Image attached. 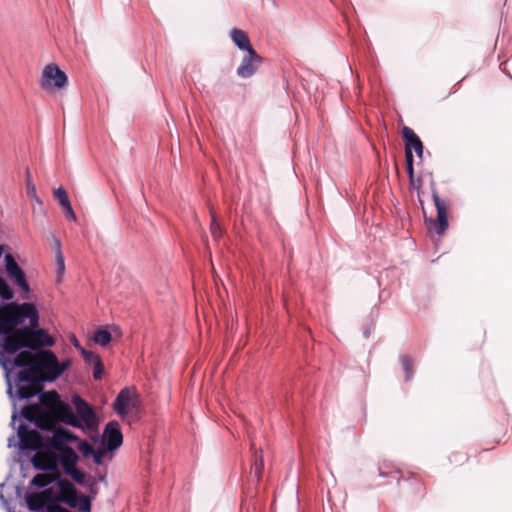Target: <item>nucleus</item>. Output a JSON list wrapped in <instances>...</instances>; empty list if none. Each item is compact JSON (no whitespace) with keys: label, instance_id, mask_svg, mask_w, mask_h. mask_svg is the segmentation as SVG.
Returning <instances> with one entry per match:
<instances>
[{"label":"nucleus","instance_id":"25","mask_svg":"<svg viewBox=\"0 0 512 512\" xmlns=\"http://www.w3.org/2000/svg\"><path fill=\"white\" fill-rule=\"evenodd\" d=\"M76 508H78L81 512H90L91 499L88 496L81 494Z\"/></svg>","mask_w":512,"mask_h":512},{"label":"nucleus","instance_id":"10","mask_svg":"<svg viewBox=\"0 0 512 512\" xmlns=\"http://www.w3.org/2000/svg\"><path fill=\"white\" fill-rule=\"evenodd\" d=\"M403 138L405 140V153L407 162V172L412 177L413 174V155L411 149H414L417 156H423V144L420 138L409 127L403 128Z\"/></svg>","mask_w":512,"mask_h":512},{"label":"nucleus","instance_id":"8","mask_svg":"<svg viewBox=\"0 0 512 512\" xmlns=\"http://www.w3.org/2000/svg\"><path fill=\"white\" fill-rule=\"evenodd\" d=\"M4 260L7 277L21 290L22 299H29L28 294L30 293L31 289L29 283L27 282L25 272L18 265L11 254H6Z\"/></svg>","mask_w":512,"mask_h":512},{"label":"nucleus","instance_id":"2","mask_svg":"<svg viewBox=\"0 0 512 512\" xmlns=\"http://www.w3.org/2000/svg\"><path fill=\"white\" fill-rule=\"evenodd\" d=\"M77 439L72 432L62 427L57 428L51 437L44 439L38 431L30 430L26 424L21 423L17 427V438L14 435L8 438V446L33 451L45 447L53 452L64 472H67L76 467L79 459L77 453L67 444Z\"/></svg>","mask_w":512,"mask_h":512},{"label":"nucleus","instance_id":"30","mask_svg":"<svg viewBox=\"0 0 512 512\" xmlns=\"http://www.w3.org/2000/svg\"><path fill=\"white\" fill-rule=\"evenodd\" d=\"M103 372L104 368L101 361L93 365V377L95 380H100L102 378Z\"/></svg>","mask_w":512,"mask_h":512},{"label":"nucleus","instance_id":"1","mask_svg":"<svg viewBox=\"0 0 512 512\" xmlns=\"http://www.w3.org/2000/svg\"><path fill=\"white\" fill-rule=\"evenodd\" d=\"M70 366V360L59 362L51 350H25L10 358L5 371L7 394L11 400H28L36 395L40 384L53 382Z\"/></svg>","mask_w":512,"mask_h":512},{"label":"nucleus","instance_id":"31","mask_svg":"<svg viewBox=\"0 0 512 512\" xmlns=\"http://www.w3.org/2000/svg\"><path fill=\"white\" fill-rule=\"evenodd\" d=\"M262 469H263V459L260 458V459L256 460L254 467H253L255 478L257 481L260 480V477L262 474Z\"/></svg>","mask_w":512,"mask_h":512},{"label":"nucleus","instance_id":"34","mask_svg":"<svg viewBox=\"0 0 512 512\" xmlns=\"http://www.w3.org/2000/svg\"><path fill=\"white\" fill-rule=\"evenodd\" d=\"M52 241H53L54 251H55V256H56V255H58L59 252H62L61 241L56 236H52Z\"/></svg>","mask_w":512,"mask_h":512},{"label":"nucleus","instance_id":"37","mask_svg":"<svg viewBox=\"0 0 512 512\" xmlns=\"http://www.w3.org/2000/svg\"><path fill=\"white\" fill-rule=\"evenodd\" d=\"M369 334H370V332L368 330H365L364 335H365L366 338L369 337Z\"/></svg>","mask_w":512,"mask_h":512},{"label":"nucleus","instance_id":"4","mask_svg":"<svg viewBox=\"0 0 512 512\" xmlns=\"http://www.w3.org/2000/svg\"><path fill=\"white\" fill-rule=\"evenodd\" d=\"M36 394H38V402L25 405L21 409H18L17 407L16 401L18 399L11 400L13 403L11 426L16 431L18 427V425H16L18 420L20 422L19 424H25L24 420H26L30 423H34L41 429H45L48 419L58 413L62 401L56 391L40 392L38 390Z\"/></svg>","mask_w":512,"mask_h":512},{"label":"nucleus","instance_id":"23","mask_svg":"<svg viewBox=\"0 0 512 512\" xmlns=\"http://www.w3.org/2000/svg\"><path fill=\"white\" fill-rule=\"evenodd\" d=\"M57 486L60 491L59 495H64V494L74 491L76 489V487L74 486V484L72 482H70L67 479H63V478L57 479Z\"/></svg>","mask_w":512,"mask_h":512},{"label":"nucleus","instance_id":"26","mask_svg":"<svg viewBox=\"0 0 512 512\" xmlns=\"http://www.w3.org/2000/svg\"><path fill=\"white\" fill-rule=\"evenodd\" d=\"M77 448L84 457H89L94 452L93 446L86 440L80 441Z\"/></svg>","mask_w":512,"mask_h":512},{"label":"nucleus","instance_id":"15","mask_svg":"<svg viewBox=\"0 0 512 512\" xmlns=\"http://www.w3.org/2000/svg\"><path fill=\"white\" fill-rule=\"evenodd\" d=\"M54 197L58 201L59 205L63 209L67 219L75 222L77 220L76 214L72 208L69 197L66 190L63 187H59L54 191Z\"/></svg>","mask_w":512,"mask_h":512},{"label":"nucleus","instance_id":"28","mask_svg":"<svg viewBox=\"0 0 512 512\" xmlns=\"http://www.w3.org/2000/svg\"><path fill=\"white\" fill-rule=\"evenodd\" d=\"M105 455H106V451L105 450H101V449L95 450L94 449V452L90 456H92L93 461H94L95 464L102 465L103 464V458H104Z\"/></svg>","mask_w":512,"mask_h":512},{"label":"nucleus","instance_id":"16","mask_svg":"<svg viewBox=\"0 0 512 512\" xmlns=\"http://www.w3.org/2000/svg\"><path fill=\"white\" fill-rule=\"evenodd\" d=\"M230 38L241 51L248 52L249 50L253 49L247 34L240 29H231Z\"/></svg>","mask_w":512,"mask_h":512},{"label":"nucleus","instance_id":"3","mask_svg":"<svg viewBox=\"0 0 512 512\" xmlns=\"http://www.w3.org/2000/svg\"><path fill=\"white\" fill-rule=\"evenodd\" d=\"M25 319H29L32 327L39 325V313L33 303L9 302L0 307V353L4 356L18 352Z\"/></svg>","mask_w":512,"mask_h":512},{"label":"nucleus","instance_id":"27","mask_svg":"<svg viewBox=\"0 0 512 512\" xmlns=\"http://www.w3.org/2000/svg\"><path fill=\"white\" fill-rule=\"evenodd\" d=\"M49 483H50V481H49L48 477L44 474H37L31 480L32 485H34L36 487H40V488L46 487Z\"/></svg>","mask_w":512,"mask_h":512},{"label":"nucleus","instance_id":"13","mask_svg":"<svg viewBox=\"0 0 512 512\" xmlns=\"http://www.w3.org/2000/svg\"><path fill=\"white\" fill-rule=\"evenodd\" d=\"M52 503H57V501L54 500V495L48 490L42 493L31 494L27 497V506L29 510L34 512H48V507Z\"/></svg>","mask_w":512,"mask_h":512},{"label":"nucleus","instance_id":"12","mask_svg":"<svg viewBox=\"0 0 512 512\" xmlns=\"http://www.w3.org/2000/svg\"><path fill=\"white\" fill-rule=\"evenodd\" d=\"M103 439L107 450L113 451L119 448L123 442V436L117 421H110L106 424L103 432Z\"/></svg>","mask_w":512,"mask_h":512},{"label":"nucleus","instance_id":"6","mask_svg":"<svg viewBox=\"0 0 512 512\" xmlns=\"http://www.w3.org/2000/svg\"><path fill=\"white\" fill-rule=\"evenodd\" d=\"M73 403L75 405L77 415L71 413L69 423L74 427L82 429H95L98 425V417L91 406L80 396L74 397Z\"/></svg>","mask_w":512,"mask_h":512},{"label":"nucleus","instance_id":"22","mask_svg":"<svg viewBox=\"0 0 512 512\" xmlns=\"http://www.w3.org/2000/svg\"><path fill=\"white\" fill-rule=\"evenodd\" d=\"M402 369L405 373V380L409 381L413 377V368L411 359L408 356H402L401 358Z\"/></svg>","mask_w":512,"mask_h":512},{"label":"nucleus","instance_id":"17","mask_svg":"<svg viewBox=\"0 0 512 512\" xmlns=\"http://www.w3.org/2000/svg\"><path fill=\"white\" fill-rule=\"evenodd\" d=\"M67 475L71 476L73 480H75L79 485L92 488L95 484V480L93 477L86 475L84 472L80 471L77 467H74L67 472Z\"/></svg>","mask_w":512,"mask_h":512},{"label":"nucleus","instance_id":"14","mask_svg":"<svg viewBox=\"0 0 512 512\" xmlns=\"http://www.w3.org/2000/svg\"><path fill=\"white\" fill-rule=\"evenodd\" d=\"M135 395L136 393L130 388H124L119 392L113 403V408L119 416H126L129 412V407L136 406L135 400L133 399Z\"/></svg>","mask_w":512,"mask_h":512},{"label":"nucleus","instance_id":"29","mask_svg":"<svg viewBox=\"0 0 512 512\" xmlns=\"http://www.w3.org/2000/svg\"><path fill=\"white\" fill-rule=\"evenodd\" d=\"M32 463H33L35 468H37L39 470H42V471H49V470L53 469L51 464L40 462V460L37 458V456L33 457Z\"/></svg>","mask_w":512,"mask_h":512},{"label":"nucleus","instance_id":"20","mask_svg":"<svg viewBox=\"0 0 512 512\" xmlns=\"http://www.w3.org/2000/svg\"><path fill=\"white\" fill-rule=\"evenodd\" d=\"M0 297L4 300H11L14 297L12 288L2 276H0Z\"/></svg>","mask_w":512,"mask_h":512},{"label":"nucleus","instance_id":"35","mask_svg":"<svg viewBox=\"0 0 512 512\" xmlns=\"http://www.w3.org/2000/svg\"><path fill=\"white\" fill-rule=\"evenodd\" d=\"M455 457V462H463L466 458H465V455H462V454H455L454 455Z\"/></svg>","mask_w":512,"mask_h":512},{"label":"nucleus","instance_id":"5","mask_svg":"<svg viewBox=\"0 0 512 512\" xmlns=\"http://www.w3.org/2000/svg\"><path fill=\"white\" fill-rule=\"evenodd\" d=\"M23 332V338L20 339L19 350L16 355L25 350L34 353L37 350H42V347H51L55 343L54 338L45 329L38 328V326L32 327L31 322L28 326L23 327Z\"/></svg>","mask_w":512,"mask_h":512},{"label":"nucleus","instance_id":"18","mask_svg":"<svg viewBox=\"0 0 512 512\" xmlns=\"http://www.w3.org/2000/svg\"><path fill=\"white\" fill-rule=\"evenodd\" d=\"M81 494L75 489L74 491H71L69 493H66L64 495H57L54 496V500L57 501L58 504L61 505V503H65L71 508H76L78 504V500Z\"/></svg>","mask_w":512,"mask_h":512},{"label":"nucleus","instance_id":"36","mask_svg":"<svg viewBox=\"0 0 512 512\" xmlns=\"http://www.w3.org/2000/svg\"><path fill=\"white\" fill-rule=\"evenodd\" d=\"M73 344L76 348H78L80 350V348H82L80 345H79V342L76 338H74V341H73Z\"/></svg>","mask_w":512,"mask_h":512},{"label":"nucleus","instance_id":"11","mask_svg":"<svg viewBox=\"0 0 512 512\" xmlns=\"http://www.w3.org/2000/svg\"><path fill=\"white\" fill-rule=\"evenodd\" d=\"M262 63V58L254 49H251L243 57L241 64L237 68V75L240 78L247 79L252 77Z\"/></svg>","mask_w":512,"mask_h":512},{"label":"nucleus","instance_id":"21","mask_svg":"<svg viewBox=\"0 0 512 512\" xmlns=\"http://www.w3.org/2000/svg\"><path fill=\"white\" fill-rule=\"evenodd\" d=\"M55 264H56V273L57 280L60 282L65 273V259L62 252H59L58 255L55 256Z\"/></svg>","mask_w":512,"mask_h":512},{"label":"nucleus","instance_id":"7","mask_svg":"<svg viewBox=\"0 0 512 512\" xmlns=\"http://www.w3.org/2000/svg\"><path fill=\"white\" fill-rule=\"evenodd\" d=\"M68 84V77L56 64H48L42 71L40 87L46 92L63 89Z\"/></svg>","mask_w":512,"mask_h":512},{"label":"nucleus","instance_id":"19","mask_svg":"<svg viewBox=\"0 0 512 512\" xmlns=\"http://www.w3.org/2000/svg\"><path fill=\"white\" fill-rule=\"evenodd\" d=\"M93 340L100 346H106L111 341V333L106 329H98L94 333Z\"/></svg>","mask_w":512,"mask_h":512},{"label":"nucleus","instance_id":"24","mask_svg":"<svg viewBox=\"0 0 512 512\" xmlns=\"http://www.w3.org/2000/svg\"><path fill=\"white\" fill-rule=\"evenodd\" d=\"M80 351L84 361L89 365H94L97 362L101 361L99 355L94 353L93 351H89L84 348H80Z\"/></svg>","mask_w":512,"mask_h":512},{"label":"nucleus","instance_id":"32","mask_svg":"<svg viewBox=\"0 0 512 512\" xmlns=\"http://www.w3.org/2000/svg\"><path fill=\"white\" fill-rule=\"evenodd\" d=\"M210 230L215 239L221 236V228L214 218L212 219Z\"/></svg>","mask_w":512,"mask_h":512},{"label":"nucleus","instance_id":"33","mask_svg":"<svg viewBox=\"0 0 512 512\" xmlns=\"http://www.w3.org/2000/svg\"><path fill=\"white\" fill-rule=\"evenodd\" d=\"M9 363L10 357L4 356L3 353H0V366L3 368V370L8 371Z\"/></svg>","mask_w":512,"mask_h":512},{"label":"nucleus","instance_id":"9","mask_svg":"<svg viewBox=\"0 0 512 512\" xmlns=\"http://www.w3.org/2000/svg\"><path fill=\"white\" fill-rule=\"evenodd\" d=\"M432 198L437 211V218L434 220L425 217V222L434 229L436 234L442 235L449 225L447 218L448 204L439 197L435 190L432 192Z\"/></svg>","mask_w":512,"mask_h":512}]
</instances>
